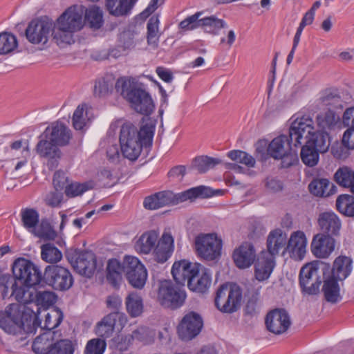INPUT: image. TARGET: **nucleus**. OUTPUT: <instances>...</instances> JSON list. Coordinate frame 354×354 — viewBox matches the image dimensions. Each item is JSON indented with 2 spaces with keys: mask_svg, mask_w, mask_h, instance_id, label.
Here are the masks:
<instances>
[{
  "mask_svg": "<svg viewBox=\"0 0 354 354\" xmlns=\"http://www.w3.org/2000/svg\"><path fill=\"white\" fill-rule=\"evenodd\" d=\"M201 28L205 32L214 35L217 34L218 31L225 28L226 23L221 19H218L212 15L207 17L201 18Z\"/></svg>",
  "mask_w": 354,
  "mask_h": 354,
  "instance_id": "obj_53",
  "label": "nucleus"
},
{
  "mask_svg": "<svg viewBox=\"0 0 354 354\" xmlns=\"http://www.w3.org/2000/svg\"><path fill=\"white\" fill-rule=\"evenodd\" d=\"M281 159V167L288 168L292 165H296L299 162V158L297 153V150L292 149L288 150L283 157H280Z\"/></svg>",
  "mask_w": 354,
  "mask_h": 354,
  "instance_id": "obj_64",
  "label": "nucleus"
},
{
  "mask_svg": "<svg viewBox=\"0 0 354 354\" xmlns=\"http://www.w3.org/2000/svg\"><path fill=\"white\" fill-rule=\"evenodd\" d=\"M336 207L342 214L354 216V196L348 194H342L336 200Z\"/></svg>",
  "mask_w": 354,
  "mask_h": 354,
  "instance_id": "obj_43",
  "label": "nucleus"
},
{
  "mask_svg": "<svg viewBox=\"0 0 354 354\" xmlns=\"http://www.w3.org/2000/svg\"><path fill=\"white\" fill-rule=\"evenodd\" d=\"M221 162V160L218 158H212L207 156H201L194 158L192 165L199 173L202 174L214 168Z\"/></svg>",
  "mask_w": 354,
  "mask_h": 354,
  "instance_id": "obj_52",
  "label": "nucleus"
},
{
  "mask_svg": "<svg viewBox=\"0 0 354 354\" xmlns=\"http://www.w3.org/2000/svg\"><path fill=\"white\" fill-rule=\"evenodd\" d=\"M339 280L326 276L324 277L322 291L324 299L331 304L339 303L342 299Z\"/></svg>",
  "mask_w": 354,
  "mask_h": 354,
  "instance_id": "obj_27",
  "label": "nucleus"
},
{
  "mask_svg": "<svg viewBox=\"0 0 354 354\" xmlns=\"http://www.w3.org/2000/svg\"><path fill=\"white\" fill-rule=\"evenodd\" d=\"M159 16L158 15H153L147 23V43L149 46L156 48L158 44L160 32H159Z\"/></svg>",
  "mask_w": 354,
  "mask_h": 354,
  "instance_id": "obj_42",
  "label": "nucleus"
},
{
  "mask_svg": "<svg viewBox=\"0 0 354 354\" xmlns=\"http://www.w3.org/2000/svg\"><path fill=\"white\" fill-rule=\"evenodd\" d=\"M75 32L68 30L62 29L60 26L56 23L55 28L52 29L53 39L59 46H64L66 44H71L74 42L73 34Z\"/></svg>",
  "mask_w": 354,
  "mask_h": 354,
  "instance_id": "obj_49",
  "label": "nucleus"
},
{
  "mask_svg": "<svg viewBox=\"0 0 354 354\" xmlns=\"http://www.w3.org/2000/svg\"><path fill=\"white\" fill-rule=\"evenodd\" d=\"M131 336L133 340L136 339L147 344L153 341V333L149 328L140 326L132 332Z\"/></svg>",
  "mask_w": 354,
  "mask_h": 354,
  "instance_id": "obj_61",
  "label": "nucleus"
},
{
  "mask_svg": "<svg viewBox=\"0 0 354 354\" xmlns=\"http://www.w3.org/2000/svg\"><path fill=\"white\" fill-rule=\"evenodd\" d=\"M242 300V290L236 284L224 283L216 292L214 304L223 313H233L240 308Z\"/></svg>",
  "mask_w": 354,
  "mask_h": 354,
  "instance_id": "obj_4",
  "label": "nucleus"
},
{
  "mask_svg": "<svg viewBox=\"0 0 354 354\" xmlns=\"http://www.w3.org/2000/svg\"><path fill=\"white\" fill-rule=\"evenodd\" d=\"M106 347L104 339L94 338L89 340L84 349V354H103Z\"/></svg>",
  "mask_w": 354,
  "mask_h": 354,
  "instance_id": "obj_60",
  "label": "nucleus"
},
{
  "mask_svg": "<svg viewBox=\"0 0 354 354\" xmlns=\"http://www.w3.org/2000/svg\"><path fill=\"white\" fill-rule=\"evenodd\" d=\"M306 142L317 149L321 153H324L328 150L330 145L329 133L319 130L313 131L306 140Z\"/></svg>",
  "mask_w": 354,
  "mask_h": 354,
  "instance_id": "obj_37",
  "label": "nucleus"
},
{
  "mask_svg": "<svg viewBox=\"0 0 354 354\" xmlns=\"http://www.w3.org/2000/svg\"><path fill=\"white\" fill-rule=\"evenodd\" d=\"M43 283L55 290H66L73 285V279L70 271L57 265L47 266L44 270Z\"/></svg>",
  "mask_w": 354,
  "mask_h": 354,
  "instance_id": "obj_8",
  "label": "nucleus"
},
{
  "mask_svg": "<svg viewBox=\"0 0 354 354\" xmlns=\"http://www.w3.org/2000/svg\"><path fill=\"white\" fill-rule=\"evenodd\" d=\"M307 239L304 232L298 230L291 234L287 241L285 251L297 261H301L306 253Z\"/></svg>",
  "mask_w": 354,
  "mask_h": 354,
  "instance_id": "obj_21",
  "label": "nucleus"
},
{
  "mask_svg": "<svg viewBox=\"0 0 354 354\" xmlns=\"http://www.w3.org/2000/svg\"><path fill=\"white\" fill-rule=\"evenodd\" d=\"M287 234L281 229H275L271 231L267 238V254H270L274 258L280 250L286 247Z\"/></svg>",
  "mask_w": 354,
  "mask_h": 354,
  "instance_id": "obj_30",
  "label": "nucleus"
},
{
  "mask_svg": "<svg viewBox=\"0 0 354 354\" xmlns=\"http://www.w3.org/2000/svg\"><path fill=\"white\" fill-rule=\"evenodd\" d=\"M43 137L49 138L59 147H65L69 145L72 133L64 123L57 121L53 122L44 130Z\"/></svg>",
  "mask_w": 354,
  "mask_h": 354,
  "instance_id": "obj_19",
  "label": "nucleus"
},
{
  "mask_svg": "<svg viewBox=\"0 0 354 354\" xmlns=\"http://www.w3.org/2000/svg\"><path fill=\"white\" fill-rule=\"evenodd\" d=\"M265 324L270 332L275 335H281L290 328L291 320L285 309L275 308L268 313Z\"/></svg>",
  "mask_w": 354,
  "mask_h": 354,
  "instance_id": "obj_16",
  "label": "nucleus"
},
{
  "mask_svg": "<svg viewBox=\"0 0 354 354\" xmlns=\"http://www.w3.org/2000/svg\"><path fill=\"white\" fill-rule=\"evenodd\" d=\"M85 7L74 5L66 9L57 19V26L73 32L81 30L84 26Z\"/></svg>",
  "mask_w": 354,
  "mask_h": 354,
  "instance_id": "obj_9",
  "label": "nucleus"
},
{
  "mask_svg": "<svg viewBox=\"0 0 354 354\" xmlns=\"http://www.w3.org/2000/svg\"><path fill=\"white\" fill-rule=\"evenodd\" d=\"M52 28L53 24L48 19H35L28 24L26 30V37L28 41L33 44H45L48 40Z\"/></svg>",
  "mask_w": 354,
  "mask_h": 354,
  "instance_id": "obj_13",
  "label": "nucleus"
},
{
  "mask_svg": "<svg viewBox=\"0 0 354 354\" xmlns=\"http://www.w3.org/2000/svg\"><path fill=\"white\" fill-rule=\"evenodd\" d=\"M63 313L58 308L51 309L45 315V320L42 328L50 332L59 326L63 320Z\"/></svg>",
  "mask_w": 354,
  "mask_h": 354,
  "instance_id": "obj_47",
  "label": "nucleus"
},
{
  "mask_svg": "<svg viewBox=\"0 0 354 354\" xmlns=\"http://www.w3.org/2000/svg\"><path fill=\"white\" fill-rule=\"evenodd\" d=\"M202 12H197L195 14L187 17L180 22L178 27L183 31H189L201 27V16Z\"/></svg>",
  "mask_w": 354,
  "mask_h": 354,
  "instance_id": "obj_59",
  "label": "nucleus"
},
{
  "mask_svg": "<svg viewBox=\"0 0 354 354\" xmlns=\"http://www.w3.org/2000/svg\"><path fill=\"white\" fill-rule=\"evenodd\" d=\"M89 189L88 183H71L66 187L65 194L68 197L82 194Z\"/></svg>",
  "mask_w": 354,
  "mask_h": 354,
  "instance_id": "obj_63",
  "label": "nucleus"
},
{
  "mask_svg": "<svg viewBox=\"0 0 354 354\" xmlns=\"http://www.w3.org/2000/svg\"><path fill=\"white\" fill-rule=\"evenodd\" d=\"M140 87L133 81L125 77L117 80L115 84V88L118 93L127 100L131 96L133 93Z\"/></svg>",
  "mask_w": 354,
  "mask_h": 354,
  "instance_id": "obj_44",
  "label": "nucleus"
},
{
  "mask_svg": "<svg viewBox=\"0 0 354 354\" xmlns=\"http://www.w3.org/2000/svg\"><path fill=\"white\" fill-rule=\"evenodd\" d=\"M41 259L47 263H55L62 258L61 251L52 243H46L41 246Z\"/></svg>",
  "mask_w": 354,
  "mask_h": 354,
  "instance_id": "obj_48",
  "label": "nucleus"
},
{
  "mask_svg": "<svg viewBox=\"0 0 354 354\" xmlns=\"http://www.w3.org/2000/svg\"><path fill=\"white\" fill-rule=\"evenodd\" d=\"M293 145V142H291L289 136L281 135L274 138L269 144L268 147V154L270 157L274 159H279L280 157H283L286 153L290 149Z\"/></svg>",
  "mask_w": 354,
  "mask_h": 354,
  "instance_id": "obj_31",
  "label": "nucleus"
},
{
  "mask_svg": "<svg viewBox=\"0 0 354 354\" xmlns=\"http://www.w3.org/2000/svg\"><path fill=\"white\" fill-rule=\"evenodd\" d=\"M275 266L274 258L267 254L266 252H261L257 258L254 264V276L259 281L268 279Z\"/></svg>",
  "mask_w": 354,
  "mask_h": 354,
  "instance_id": "obj_25",
  "label": "nucleus"
},
{
  "mask_svg": "<svg viewBox=\"0 0 354 354\" xmlns=\"http://www.w3.org/2000/svg\"><path fill=\"white\" fill-rule=\"evenodd\" d=\"M66 257L80 274L91 277L94 274L97 261L93 252L79 249H70L67 251Z\"/></svg>",
  "mask_w": 354,
  "mask_h": 354,
  "instance_id": "obj_7",
  "label": "nucleus"
},
{
  "mask_svg": "<svg viewBox=\"0 0 354 354\" xmlns=\"http://www.w3.org/2000/svg\"><path fill=\"white\" fill-rule=\"evenodd\" d=\"M57 300V297L51 291H39L36 294V304H33V306L39 311L38 306H41L44 308H48L53 305Z\"/></svg>",
  "mask_w": 354,
  "mask_h": 354,
  "instance_id": "obj_56",
  "label": "nucleus"
},
{
  "mask_svg": "<svg viewBox=\"0 0 354 354\" xmlns=\"http://www.w3.org/2000/svg\"><path fill=\"white\" fill-rule=\"evenodd\" d=\"M73 353L74 347L72 342L68 339H60L53 342L48 354H73Z\"/></svg>",
  "mask_w": 354,
  "mask_h": 354,
  "instance_id": "obj_57",
  "label": "nucleus"
},
{
  "mask_svg": "<svg viewBox=\"0 0 354 354\" xmlns=\"http://www.w3.org/2000/svg\"><path fill=\"white\" fill-rule=\"evenodd\" d=\"M84 17V21H86L94 30L100 29L104 24L103 13L99 7L93 6L88 9L85 8Z\"/></svg>",
  "mask_w": 354,
  "mask_h": 354,
  "instance_id": "obj_40",
  "label": "nucleus"
},
{
  "mask_svg": "<svg viewBox=\"0 0 354 354\" xmlns=\"http://www.w3.org/2000/svg\"><path fill=\"white\" fill-rule=\"evenodd\" d=\"M171 194L167 191L157 192L145 197L143 206L145 209L153 210L169 205Z\"/></svg>",
  "mask_w": 354,
  "mask_h": 354,
  "instance_id": "obj_36",
  "label": "nucleus"
},
{
  "mask_svg": "<svg viewBox=\"0 0 354 354\" xmlns=\"http://www.w3.org/2000/svg\"><path fill=\"white\" fill-rule=\"evenodd\" d=\"M232 258L237 268L245 269L250 267L257 259L253 244L249 242L243 243L234 250Z\"/></svg>",
  "mask_w": 354,
  "mask_h": 354,
  "instance_id": "obj_22",
  "label": "nucleus"
},
{
  "mask_svg": "<svg viewBox=\"0 0 354 354\" xmlns=\"http://www.w3.org/2000/svg\"><path fill=\"white\" fill-rule=\"evenodd\" d=\"M203 327V319L200 314L190 311L185 314L179 323L177 330L183 341H189L196 337Z\"/></svg>",
  "mask_w": 354,
  "mask_h": 354,
  "instance_id": "obj_10",
  "label": "nucleus"
},
{
  "mask_svg": "<svg viewBox=\"0 0 354 354\" xmlns=\"http://www.w3.org/2000/svg\"><path fill=\"white\" fill-rule=\"evenodd\" d=\"M127 310L132 317L140 316L143 310L142 297L136 292L130 293L126 298Z\"/></svg>",
  "mask_w": 354,
  "mask_h": 354,
  "instance_id": "obj_41",
  "label": "nucleus"
},
{
  "mask_svg": "<svg viewBox=\"0 0 354 354\" xmlns=\"http://www.w3.org/2000/svg\"><path fill=\"white\" fill-rule=\"evenodd\" d=\"M339 117L331 110L318 114L316 117V122L319 131L324 132L334 130L339 122Z\"/></svg>",
  "mask_w": 354,
  "mask_h": 354,
  "instance_id": "obj_35",
  "label": "nucleus"
},
{
  "mask_svg": "<svg viewBox=\"0 0 354 354\" xmlns=\"http://www.w3.org/2000/svg\"><path fill=\"white\" fill-rule=\"evenodd\" d=\"M318 225L322 233L330 237L339 235L342 223L338 216L333 212L321 213L318 218Z\"/></svg>",
  "mask_w": 354,
  "mask_h": 354,
  "instance_id": "obj_24",
  "label": "nucleus"
},
{
  "mask_svg": "<svg viewBox=\"0 0 354 354\" xmlns=\"http://www.w3.org/2000/svg\"><path fill=\"white\" fill-rule=\"evenodd\" d=\"M194 245L198 256L205 260L217 259L221 254L222 241L215 234L197 236Z\"/></svg>",
  "mask_w": 354,
  "mask_h": 354,
  "instance_id": "obj_6",
  "label": "nucleus"
},
{
  "mask_svg": "<svg viewBox=\"0 0 354 354\" xmlns=\"http://www.w3.org/2000/svg\"><path fill=\"white\" fill-rule=\"evenodd\" d=\"M21 217L24 227L31 232L39 223V214L35 209H22Z\"/></svg>",
  "mask_w": 354,
  "mask_h": 354,
  "instance_id": "obj_50",
  "label": "nucleus"
},
{
  "mask_svg": "<svg viewBox=\"0 0 354 354\" xmlns=\"http://www.w3.org/2000/svg\"><path fill=\"white\" fill-rule=\"evenodd\" d=\"M127 101L136 112L144 115H151L155 108L149 93L140 87L133 93Z\"/></svg>",
  "mask_w": 354,
  "mask_h": 354,
  "instance_id": "obj_20",
  "label": "nucleus"
},
{
  "mask_svg": "<svg viewBox=\"0 0 354 354\" xmlns=\"http://www.w3.org/2000/svg\"><path fill=\"white\" fill-rule=\"evenodd\" d=\"M18 46L17 37L12 33H0V55H7L13 52Z\"/></svg>",
  "mask_w": 354,
  "mask_h": 354,
  "instance_id": "obj_51",
  "label": "nucleus"
},
{
  "mask_svg": "<svg viewBox=\"0 0 354 354\" xmlns=\"http://www.w3.org/2000/svg\"><path fill=\"white\" fill-rule=\"evenodd\" d=\"M18 281H15L12 283L11 286V294L10 297H14L15 299L20 304H26L30 303L29 301V298L26 297V294H28V291L26 290L27 288L26 286L21 284L19 286L17 284Z\"/></svg>",
  "mask_w": 354,
  "mask_h": 354,
  "instance_id": "obj_62",
  "label": "nucleus"
},
{
  "mask_svg": "<svg viewBox=\"0 0 354 354\" xmlns=\"http://www.w3.org/2000/svg\"><path fill=\"white\" fill-rule=\"evenodd\" d=\"M126 277L129 283L137 288H142L147 278V272L139 259L135 257H124Z\"/></svg>",
  "mask_w": 354,
  "mask_h": 354,
  "instance_id": "obj_14",
  "label": "nucleus"
},
{
  "mask_svg": "<svg viewBox=\"0 0 354 354\" xmlns=\"http://www.w3.org/2000/svg\"><path fill=\"white\" fill-rule=\"evenodd\" d=\"M33 307L32 302L8 305L4 310H0V328L8 334L17 335L24 330L26 323L32 322L35 327L39 326L38 311L35 312Z\"/></svg>",
  "mask_w": 354,
  "mask_h": 354,
  "instance_id": "obj_2",
  "label": "nucleus"
},
{
  "mask_svg": "<svg viewBox=\"0 0 354 354\" xmlns=\"http://www.w3.org/2000/svg\"><path fill=\"white\" fill-rule=\"evenodd\" d=\"M127 322L126 315L121 312H112L97 324L95 334L104 339L112 336L116 326L122 328Z\"/></svg>",
  "mask_w": 354,
  "mask_h": 354,
  "instance_id": "obj_15",
  "label": "nucleus"
},
{
  "mask_svg": "<svg viewBox=\"0 0 354 354\" xmlns=\"http://www.w3.org/2000/svg\"><path fill=\"white\" fill-rule=\"evenodd\" d=\"M174 251V239L171 234L163 233L154 248V259L158 263H165L171 257Z\"/></svg>",
  "mask_w": 354,
  "mask_h": 354,
  "instance_id": "obj_28",
  "label": "nucleus"
},
{
  "mask_svg": "<svg viewBox=\"0 0 354 354\" xmlns=\"http://www.w3.org/2000/svg\"><path fill=\"white\" fill-rule=\"evenodd\" d=\"M12 272L15 280L26 287L30 288L43 283L44 273L30 259L20 257L15 260Z\"/></svg>",
  "mask_w": 354,
  "mask_h": 354,
  "instance_id": "obj_3",
  "label": "nucleus"
},
{
  "mask_svg": "<svg viewBox=\"0 0 354 354\" xmlns=\"http://www.w3.org/2000/svg\"><path fill=\"white\" fill-rule=\"evenodd\" d=\"M171 194L169 205H177L187 200H193L198 196H209V190L204 186H199L189 189L186 191L174 194L171 191H167Z\"/></svg>",
  "mask_w": 354,
  "mask_h": 354,
  "instance_id": "obj_32",
  "label": "nucleus"
},
{
  "mask_svg": "<svg viewBox=\"0 0 354 354\" xmlns=\"http://www.w3.org/2000/svg\"><path fill=\"white\" fill-rule=\"evenodd\" d=\"M153 136V126L145 124L138 129L131 122L124 123L119 137L121 152L124 157L130 160H137L142 147L151 145Z\"/></svg>",
  "mask_w": 354,
  "mask_h": 354,
  "instance_id": "obj_1",
  "label": "nucleus"
},
{
  "mask_svg": "<svg viewBox=\"0 0 354 354\" xmlns=\"http://www.w3.org/2000/svg\"><path fill=\"white\" fill-rule=\"evenodd\" d=\"M186 299L185 292L171 280L160 281L157 290V301L165 308L176 310L180 308Z\"/></svg>",
  "mask_w": 354,
  "mask_h": 354,
  "instance_id": "obj_5",
  "label": "nucleus"
},
{
  "mask_svg": "<svg viewBox=\"0 0 354 354\" xmlns=\"http://www.w3.org/2000/svg\"><path fill=\"white\" fill-rule=\"evenodd\" d=\"M227 156L232 160L244 164L249 167L255 165V159L248 153L241 150H233L227 153Z\"/></svg>",
  "mask_w": 354,
  "mask_h": 354,
  "instance_id": "obj_58",
  "label": "nucleus"
},
{
  "mask_svg": "<svg viewBox=\"0 0 354 354\" xmlns=\"http://www.w3.org/2000/svg\"><path fill=\"white\" fill-rule=\"evenodd\" d=\"M299 285L303 292L308 295L319 292L322 281L318 274V263L311 262L304 266L299 272Z\"/></svg>",
  "mask_w": 354,
  "mask_h": 354,
  "instance_id": "obj_11",
  "label": "nucleus"
},
{
  "mask_svg": "<svg viewBox=\"0 0 354 354\" xmlns=\"http://www.w3.org/2000/svg\"><path fill=\"white\" fill-rule=\"evenodd\" d=\"M53 342V334L46 332L39 335L34 340L32 348L36 354H48Z\"/></svg>",
  "mask_w": 354,
  "mask_h": 354,
  "instance_id": "obj_39",
  "label": "nucleus"
},
{
  "mask_svg": "<svg viewBox=\"0 0 354 354\" xmlns=\"http://www.w3.org/2000/svg\"><path fill=\"white\" fill-rule=\"evenodd\" d=\"M210 284L211 273L207 269L201 266L200 274L189 278L187 286L192 291L205 292L209 288Z\"/></svg>",
  "mask_w": 354,
  "mask_h": 354,
  "instance_id": "obj_33",
  "label": "nucleus"
},
{
  "mask_svg": "<svg viewBox=\"0 0 354 354\" xmlns=\"http://www.w3.org/2000/svg\"><path fill=\"white\" fill-rule=\"evenodd\" d=\"M158 234L155 231L144 233L136 244V250L143 254H149L158 241Z\"/></svg>",
  "mask_w": 354,
  "mask_h": 354,
  "instance_id": "obj_38",
  "label": "nucleus"
},
{
  "mask_svg": "<svg viewBox=\"0 0 354 354\" xmlns=\"http://www.w3.org/2000/svg\"><path fill=\"white\" fill-rule=\"evenodd\" d=\"M319 153L320 151L306 142L301 149V159L304 165L312 167L317 165L319 160Z\"/></svg>",
  "mask_w": 354,
  "mask_h": 354,
  "instance_id": "obj_45",
  "label": "nucleus"
},
{
  "mask_svg": "<svg viewBox=\"0 0 354 354\" xmlns=\"http://www.w3.org/2000/svg\"><path fill=\"white\" fill-rule=\"evenodd\" d=\"M314 121L308 115L297 117L291 124L289 129V138L295 148L302 143L303 138L306 140L313 133Z\"/></svg>",
  "mask_w": 354,
  "mask_h": 354,
  "instance_id": "obj_12",
  "label": "nucleus"
},
{
  "mask_svg": "<svg viewBox=\"0 0 354 354\" xmlns=\"http://www.w3.org/2000/svg\"><path fill=\"white\" fill-rule=\"evenodd\" d=\"M335 241L333 237L326 234H316L313 236L310 250L314 256L319 259L328 258L335 250Z\"/></svg>",
  "mask_w": 354,
  "mask_h": 354,
  "instance_id": "obj_23",
  "label": "nucleus"
},
{
  "mask_svg": "<svg viewBox=\"0 0 354 354\" xmlns=\"http://www.w3.org/2000/svg\"><path fill=\"white\" fill-rule=\"evenodd\" d=\"M39 138V141L35 148L36 152L39 156L48 159L47 165L49 169H55L62 154L59 146L51 142L49 138L43 137V133Z\"/></svg>",
  "mask_w": 354,
  "mask_h": 354,
  "instance_id": "obj_17",
  "label": "nucleus"
},
{
  "mask_svg": "<svg viewBox=\"0 0 354 354\" xmlns=\"http://www.w3.org/2000/svg\"><path fill=\"white\" fill-rule=\"evenodd\" d=\"M87 106L86 104L79 105L74 111L73 125L76 130H82L89 122Z\"/></svg>",
  "mask_w": 354,
  "mask_h": 354,
  "instance_id": "obj_54",
  "label": "nucleus"
},
{
  "mask_svg": "<svg viewBox=\"0 0 354 354\" xmlns=\"http://www.w3.org/2000/svg\"><path fill=\"white\" fill-rule=\"evenodd\" d=\"M201 265L183 259L175 261L171 268V274L175 281L181 285L189 281V278L200 274Z\"/></svg>",
  "mask_w": 354,
  "mask_h": 354,
  "instance_id": "obj_18",
  "label": "nucleus"
},
{
  "mask_svg": "<svg viewBox=\"0 0 354 354\" xmlns=\"http://www.w3.org/2000/svg\"><path fill=\"white\" fill-rule=\"evenodd\" d=\"M336 183L343 187H350L354 183V171L348 167H339L334 175Z\"/></svg>",
  "mask_w": 354,
  "mask_h": 354,
  "instance_id": "obj_46",
  "label": "nucleus"
},
{
  "mask_svg": "<svg viewBox=\"0 0 354 354\" xmlns=\"http://www.w3.org/2000/svg\"><path fill=\"white\" fill-rule=\"evenodd\" d=\"M353 261L346 256L337 257L333 264L331 272L328 276L343 281L352 271Z\"/></svg>",
  "mask_w": 354,
  "mask_h": 354,
  "instance_id": "obj_29",
  "label": "nucleus"
},
{
  "mask_svg": "<svg viewBox=\"0 0 354 354\" xmlns=\"http://www.w3.org/2000/svg\"><path fill=\"white\" fill-rule=\"evenodd\" d=\"M138 0H105V8L110 15L115 17H127Z\"/></svg>",
  "mask_w": 354,
  "mask_h": 354,
  "instance_id": "obj_26",
  "label": "nucleus"
},
{
  "mask_svg": "<svg viewBox=\"0 0 354 354\" xmlns=\"http://www.w3.org/2000/svg\"><path fill=\"white\" fill-rule=\"evenodd\" d=\"M308 188L311 194L320 197L329 196L336 192V187L326 178L313 180Z\"/></svg>",
  "mask_w": 354,
  "mask_h": 354,
  "instance_id": "obj_34",
  "label": "nucleus"
},
{
  "mask_svg": "<svg viewBox=\"0 0 354 354\" xmlns=\"http://www.w3.org/2000/svg\"><path fill=\"white\" fill-rule=\"evenodd\" d=\"M32 232L36 236L44 240H54L57 236L56 232L46 220H42Z\"/></svg>",
  "mask_w": 354,
  "mask_h": 354,
  "instance_id": "obj_55",
  "label": "nucleus"
}]
</instances>
